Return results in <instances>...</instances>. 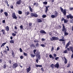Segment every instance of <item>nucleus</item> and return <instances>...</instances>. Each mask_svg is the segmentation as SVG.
<instances>
[{"label": "nucleus", "instance_id": "obj_61", "mask_svg": "<svg viewBox=\"0 0 73 73\" xmlns=\"http://www.w3.org/2000/svg\"><path fill=\"white\" fill-rule=\"evenodd\" d=\"M54 49V47H52V48L51 49V51H53Z\"/></svg>", "mask_w": 73, "mask_h": 73}, {"label": "nucleus", "instance_id": "obj_34", "mask_svg": "<svg viewBox=\"0 0 73 73\" xmlns=\"http://www.w3.org/2000/svg\"><path fill=\"white\" fill-rule=\"evenodd\" d=\"M43 4H45V5H46L48 4V2L47 1H45L43 2Z\"/></svg>", "mask_w": 73, "mask_h": 73}, {"label": "nucleus", "instance_id": "obj_40", "mask_svg": "<svg viewBox=\"0 0 73 73\" xmlns=\"http://www.w3.org/2000/svg\"><path fill=\"white\" fill-rule=\"evenodd\" d=\"M23 54L25 56H28V54H27V53H26L25 52L23 53Z\"/></svg>", "mask_w": 73, "mask_h": 73}, {"label": "nucleus", "instance_id": "obj_43", "mask_svg": "<svg viewBox=\"0 0 73 73\" xmlns=\"http://www.w3.org/2000/svg\"><path fill=\"white\" fill-rule=\"evenodd\" d=\"M12 35L13 36H16V34L14 33H12Z\"/></svg>", "mask_w": 73, "mask_h": 73}, {"label": "nucleus", "instance_id": "obj_28", "mask_svg": "<svg viewBox=\"0 0 73 73\" xmlns=\"http://www.w3.org/2000/svg\"><path fill=\"white\" fill-rule=\"evenodd\" d=\"M10 43H12L13 44H14V40H11L10 41Z\"/></svg>", "mask_w": 73, "mask_h": 73}, {"label": "nucleus", "instance_id": "obj_42", "mask_svg": "<svg viewBox=\"0 0 73 73\" xmlns=\"http://www.w3.org/2000/svg\"><path fill=\"white\" fill-rule=\"evenodd\" d=\"M50 6H47L46 7V9H48V8H49Z\"/></svg>", "mask_w": 73, "mask_h": 73}, {"label": "nucleus", "instance_id": "obj_47", "mask_svg": "<svg viewBox=\"0 0 73 73\" xmlns=\"http://www.w3.org/2000/svg\"><path fill=\"white\" fill-rule=\"evenodd\" d=\"M64 20H65V19L64 18H62V20L61 21L62 22L63 21H64Z\"/></svg>", "mask_w": 73, "mask_h": 73}, {"label": "nucleus", "instance_id": "obj_6", "mask_svg": "<svg viewBox=\"0 0 73 73\" xmlns=\"http://www.w3.org/2000/svg\"><path fill=\"white\" fill-rule=\"evenodd\" d=\"M31 66H29V68H27L26 69L27 73H29L31 71Z\"/></svg>", "mask_w": 73, "mask_h": 73}, {"label": "nucleus", "instance_id": "obj_15", "mask_svg": "<svg viewBox=\"0 0 73 73\" xmlns=\"http://www.w3.org/2000/svg\"><path fill=\"white\" fill-rule=\"evenodd\" d=\"M35 66L37 68L38 67H39L40 68H41L42 67V66L41 65H38V64H35Z\"/></svg>", "mask_w": 73, "mask_h": 73}, {"label": "nucleus", "instance_id": "obj_17", "mask_svg": "<svg viewBox=\"0 0 73 73\" xmlns=\"http://www.w3.org/2000/svg\"><path fill=\"white\" fill-rule=\"evenodd\" d=\"M54 15L56 17L57 16H58V12L55 11L54 12Z\"/></svg>", "mask_w": 73, "mask_h": 73}, {"label": "nucleus", "instance_id": "obj_29", "mask_svg": "<svg viewBox=\"0 0 73 73\" xmlns=\"http://www.w3.org/2000/svg\"><path fill=\"white\" fill-rule=\"evenodd\" d=\"M30 56H31V57H32V58H33V57H35V55L34 54H31Z\"/></svg>", "mask_w": 73, "mask_h": 73}, {"label": "nucleus", "instance_id": "obj_19", "mask_svg": "<svg viewBox=\"0 0 73 73\" xmlns=\"http://www.w3.org/2000/svg\"><path fill=\"white\" fill-rule=\"evenodd\" d=\"M30 13H29V12L27 11V12H26L25 13V15L26 16H28V15H29Z\"/></svg>", "mask_w": 73, "mask_h": 73}, {"label": "nucleus", "instance_id": "obj_33", "mask_svg": "<svg viewBox=\"0 0 73 73\" xmlns=\"http://www.w3.org/2000/svg\"><path fill=\"white\" fill-rule=\"evenodd\" d=\"M64 53H68V50H66L63 52Z\"/></svg>", "mask_w": 73, "mask_h": 73}, {"label": "nucleus", "instance_id": "obj_14", "mask_svg": "<svg viewBox=\"0 0 73 73\" xmlns=\"http://www.w3.org/2000/svg\"><path fill=\"white\" fill-rule=\"evenodd\" d=\"M64 63L65 64H67V62H68L67 59H66V58L65 57H64Z\"/></svg>", "mask_w": 73, "mask_h": 73}, {"label": "nucleus", "instance_id": "obj_62", "mask_svg": "<svg viewBox=\"0 0 73 73\" xmlns=\"http://www.w3.org/2000/svg\"><path fill=\"white\" fill-rule=\"evenodd\" d=\"M2 22H3V23H5V20H3V21Z\"/></svg>", "mask_w": 73, "mask_h": 73}, {"label": "nucleus", "instance_id": "obj_21", "mask_svg": "<svg viewBox=\"0 0 73 73\" xmlns=\"http://www.w3.org/2000/svg\"><path fill=\"white\" fill-rule=\"evenodd\" d=\"M1 32L3 33V35H5V31L4 30H2Z\"/></svg>", "mask_w": 73, "mask_h": 73}, {"label": "nucleus", "instance_id": "obj_48", "mask_svg": "<svg viewBox=\"0 0 73 73\" xmlns=\"http://www.w3.org/2000/svg\"><path fill=\"white\" fill-rule=\"evenodd\" d=\"M59 41H64V40H63V39H60L59 40Z\"/></svg>", "mask_w": 73, "mask_h": 73}, {"label": "nucleus", "instance_id": "obj_52", "mask_svg": "<svg viewBox=\"0 0 73 73\" xmlns=\"http://www.w3.org/2000/svg\"><path fill=\"white\" fill-rule=\"evenodd\" d=\"M49 57L50 58H52V54H50L49 55Z\"/></svg>", "mask_w": 73, "mask_h": 73}, {"label": "nucleus", "instance_id": "obj_45", "mask_svg": "<svg viewBox=\"0 0 73 73\" xmlns=\"http://www.w3.org/2000/svg\"><path fill=\"white\" fill-rule=\"evenodd\" d=\"M62 43H63V45H65V40L64 41H63L62 42Z\"/></svg>", "mask_w": 73, "mask_h": 73}, {"label": "nucleus", "instance_id": "obj_7", "mask_svg": "<svg viewBox=\"0 0 73 73\" xmlns=\"http://www.w3.org/2000/svg\"><path fill=\"white\" fill-rule=\"evenodd\" d=\"M17 66H18V64L16 63H14L13 64V68H17Z\"/></svg>", "mask_w": 73, "mask_h": 73}, {"label": "nucleus", "instance_id": "obj_23", "mask_svg": "<svg viewBox=\"0 0 73 73\" xmlns=\"http://www.w3.org/2000/svg\"><path fill=\"white\" fill-rule=\"evenodd\" d=\"M54 65L53 64H51V65H50V66L51 67L52 69H53L54 68Z\"/></svg>", "mask_w": 73, "mask_h": 73}, {"label": "nucleus", "instance_id": "obj_1", "mask_svg": "<svg viewBox=\"0 0 73 73\" xmlns=\"http://www.w3.org/2000/svg\"><path fill=\"white\" fill-rule=\"evenodd\" d=\"M36 57H38L37 58L36 60V62H37V63H38V60H40V59H41V57L40 55V53L38 51L37 52H36Z\"/></svg>", "mask_w": 73, "mask_h": 73}, {"label": "nucleus", "instance_id": "obj_25", "mask_svg": "<svg viewBox=\"0 0 73 73\" xmlns=\"http://www.w3.org/2000/svg\"><path fill=\"white\" fill-rule=\"evenodd\" d=\"M68 22V21L67 19H65L64 21V23H67Z\"/></svg>", "mask_w": 73, "mask_h": 73}, {"label": "nucleus", "instance_id": "obj_5", "mask_svg": "<svg viewBox=\"0 0 73 73\" xmlns=\"http://www.w3.org/2000/svg\"><path fill=\"white\" fill-rule=\"evenodd\" d=\"M61 11L63 12V13L64 15V16H65L66 15V10L61 9Z\"/></svg>", "mask_w": 73, "mask_h": 73}, {"label": "nucleus", "instance_id": "obj_24", "mask_svg": "<svg viewBox=\"0 0 73 73\" xmlns=\"http://www.w3.org/2000/svg\"><path fill=\"white\" fill-rule=\"evenodd\" d=\"M30 47L32 48V47H35V45L34 44H31L30 45Z\"/></svg>", "mask_w": 73, "mask_h": 73}, {"label": "nucleus", "instance_id": "obj_46", "mask_svg": "<svg viewBox=\"0 0 73 73\" xmlns=\"http://www.w3.org/2000/svg\"><path fill=\"white\" fill-rule=\"evenodd\" d=\"M59 58V57H56L55 58V60H58V59Z\"/></svg>", "mask_w": 73, "mask_h": 73}, {"label": "nucleus", "instance_id": "obj_27", "mask_svg": "<svg viewBox=\"0 0 73 73\" xmlns=\"http://www.w3.org/2000/svg\"><path fill=\"white\" fill-rule=\"evenodd\" d=\"M56 16H55V15H52L51 16V17L52 18H55L56 17Z\"/></svg>", "mask_w": 73, "mask_h": 73}, {"label": "nucleus", "instance_id": "obj_60", "mask_svg": "<svg viewBox=\"0 0 73 73\" xmlns=\"http://www.w3.org/2000/svg\"><path fill=\"white\" fill-rule=\"evenodd\" d=\"M10 7H11V8L12 9H13V5H11L10 6Z\"/></svg>", "mask_w": 73, "mask_h": 73}, {"label": "nucleus", "instance_id": "obj_37", "mask_svg": "<svg viewBox=\"0 0 73 73\" xmlns=\"http://www.w3.org/2000/svg\"><path fill=\"white\" fill-rule=\"evenodd\" d=\"M4 14L6 16H8V13L7 12H5L4 13Z\"/></svg>", "mask_w": 73, "mask_h": 73}, {"label": "nucleus", "instance_id": "obj_2", "mask_svg": "<svg viewBox=\"0 0 73 73\" xmlns=\"http://www.w3.org/2000/svg\"><path fill=\"white\" fill-rule=\"evenodd\" d=\"M12 16L13 19H16V20H17V17H16V14H15V13H13L12 14Z\"/></svg>", "mask_w": 73, "mask_h": 73}, {"label": "nucleus", "instance_id": "obj_49", "mask_svg": "<svg viewBox=\"0 0 73 73\" xmlns=\"http://www.w3.org/2000/svg\"><path fill=\"white\" fill-rule=\"evenodd\" d=\"M6 48H8L7 49V50H8V51H9V47H8V46H7Z\"/></svg>", "mask_w": 73, "mask_h": 73}, {"label": "nucleus", "instance_id": "obj_4", "mask_svg": "<svg viewBox=\"0 0 73 73\" xmlns=\"http://www.w3.org/2000/svg\"><path fill=\"white\" fill-rule=\"evenodd\" d=\"M63 28L62 29V32H64L66 31V29L65 28V26L64 24H62Z\"/></svg>", "mask_w": 73, "mask_h": 73}, {"label": "nucleus", "instance_id": "obj_35", "mask_svg": "<svg viewBox=\"0 0 73 73\" xmlns=\"http://www.w3.org/2000/svg\"><path fill=\"white\" fill-rule=\"evenodd\" d=\"M18 13H19V14L20 15L22 14V11H19Z\"/></svg>", "mask_w": 73, "mask_h": 73}, {"label": "nucleus", "instance_id": "obj_20", "mask_svg": "<svg viewBox=\"0 0 73 73\" xmlns=\"http://www.w3.org/2000/svg\"><path fill=\"white\" fill-rule=\"evenodd\" d=\"M7 44V43L6 42L3 43L1 46V47L2 48L3 46H4V45H5V44Z\"/></svg>", "mask_w": 73, "mask_h": 73}, {"label": "nucleus", "instance_id": "obj_31", "mask_svg": "<svg viewBox=\"0 0 73 73\" xmlns=\"http://www.w3.org/2000/svg\"><path fill=\"white\" fill-rule=\"evenodd\" d=\"M3 68L4 69H6V68H7V66H6V64H5L3 65Z\"/></svg>", "mask_w": 73, "mask_h": 73}, {"label": "nucleus", "instance_id": "obj_58", "mask_svg": "<svg viewBox=\"0 0 73 73\" xmlns=\"http://www.w3.org/2000/svg\"><path fill=\"white\" fill-rule=\"evenodd\" d=\"M41 70H42V72H44V69H43V68H41Z\"/></svg>", "mask_w": 73, "mask_h": 73}, {"label": "nucleus", "instance_id": "obj_12", "mask_svg": "<svg viewBox=\"0 0 73 73\" xmlns=\"http://www.w3.org/2000/svg\"><path fill=\"white\" fill-rule=\"evenodd\" d=\"M52 38H53L54 40H57L58 39V38L57 37H56L55 36H52Z\"/></svg>", "mask_w": 73, "mask_h": 73}, {"label": "nucleus", "instance_id": "obj_50", "mask_svg": "<svg viewBox=\"0 0 73 73\" xmlns=\"http://www.w3.org/2000/svg\"><path fill=\"white\" fill-rule=\"evenodd\" d=\"M5 2L7 4H8V2L7 0L5 1Z\"/></svg>", "mask_w": 73, "mask_h": 73}, {"label": "nucleus", "instance_id": "obj_51", "mask_svg": "<svg viewBox=\"0 0 73 73\" xmlns=\"http://www.w3.org/2000/svg\"><path fill=\"white\" fill-rule=\"evenodd\" d=\"M70 64H68V66H67V68H69V67H70Z\"/></svg>", "mask_w": 73, "mask_h": 73}, {"label": "nucleus", "instance_id": "obj_26", "mask_svg": "<svg viewBox=\"0 0 73 73\" xmlns=\"http://www.w3.org/2000/svg\"><path fill=\"white\" fill-rule=\"evenodd\" d=\"M34 16L35 17H38V15L36 13H34Z\"/></svg>", "mask_w": 73, "mask_h": 73}, {"label": "nucleus", "instance_id": "obj_57", "mask_svg": "<svg viewBox=\"0 0 73 73\" xmlns=\"http://www.w3.org/2000/svg\"><path fill=\"white\" fill-rule=\"evenodd\" d=\"M42 40V41H45V39L44 38H42L41 39Z\"/></svg>", "mask_w": 73, "mask_h": 73}, {"label": "nucleus", "instance_id": "obj_64", "mask_svg": "<svg viewBox=\"0 0 73 73\" xmlns=\"http://www.w3.org/2000/svg\"><path fill=\"white\" fill-rule=\"evenodd\" d=\"M54 57H56V56H57V55H56V54H54Z\"/></svg>", "mask_w": 73, "mask_h": 73}, {"label": "nucleus", "instance_id": "obj_59", "mask_svg": "<svg viewBox=\"0 0 73 73\" xmlns=\"http://www.w3.org/2000/svg\"><path fill=\"white\" fill-rule=\"evenodd\" d=\"M50 41H53V40H54L53 39V38H50Z\"/></svg>", "mask_w": 73, "mask_h": 73}, {"label": "nucleus", "instance_id": "obj_38", "mask_svg": "<svg viewBox=\"0 0 73 73\" xmlns=\"http://www.w3.org/2000/svg\"><path fill=\"white\" fill-rule=\"evenodd\" d=\"M46 17V15H43L42 16V17L43 18H45Z\"/></svg>", "mask_w": 73, "mask_h": 73}, {"label": "nucleus", "instance_id": "obj_9", "mask_svg": "<svg viewBox=\"0 0 73 73\" xmlns=\"http://www.w3.org/2000/svg\"><path fill=\"white\" fill-rule=\"evenodd\" d=\"M71 42H70L69 41L66 44V46H65V49H66L67 48H68V46H69V45H70V43Z\"/></svg>", "mask_w": 73, "mask_h": 73}, {"label": "nucleus", "instance_id": "obj_30", "mask_svg": "<svg viewBox=\"0 0 73 73\" xmlns=\"http://www.w3.org/2000/svg\"><path fill=\"white\" fill-rule=\"evenodd\" d=\"M64 34L65 36H66H66H67V35H68L69 34L67 33H66V31L64 32Z\"/></svg>", "mask_w": 73, "mask_h": 73}, {"label": "nucleus", "instance_id": "obj_22", "mask_svg": "<svg viewBox=\"0 0 73 73\" xmlns=\"http://www.w3.org/2000/svg\"><path fill=\"white\" fill-rule=\"evenodd\" d=\"M38 5V3H34V5H36V6H37Z\"/></svg>", "mask_w": 73, "mask_h": 73}, {"label": "nucleus", "instance_id": "obj_53", "mask_svg": "<svg viewBox=\"0 0 73 73\" xmlns=\"http://www.w3.org/2000/svg\"><path fill=\"white\" fill-rule=\"evenodd\" d=\"M62 39H63L64 41H65V39H64V36H62Z\"/></svg>", "mask_w": 73, "mask_h": 73}, {"label": "nucleus", "instance_id": "obj_36", "mask_svg": "<svg viewBox=\"0 0 73 73\" xmlns=\"http://www.w3.org/2000/svg\"><path fill=\"white\" fill-rule=\"evenodd\" d=\"M34 15H35V13H32L31 14V17H32L31 16H34Z\"/></svg>", "mask_w": 73, "mask_h": 73}, {"label": "nucleus", "instance_id": "obj_41", "mask_svg": "<svg viewBox=\"0 0 73 73\" xmlns=\"http://www.w3.org/2000/svg\"><path fill=\"white\" fill-rule=\"evenodd\" d=\"M39 45V44H38V43L36 44V47H38Z\"/></svg>", "mask_w": 73, "mask_h": 73}, {"label": "nucleus", "instance_id": "obj_3", "mask_svg": "<svg viewBox=\"0 0 73 73\" xmlns=\"http://www.w3.org/2000/svg\"><path fill=\"white\" fill-rule=\"evenodd\" d=\"M66 17L68 19H69V18H70V19H72L73 18V16H72L70 14L69 15H67Z\"/></svg>", "mask_w": 73, "mask_h": 73}, {"label": "nucleus", "instance_id": "obj_56", "mask_svg": "<svg viewBox=\"0 0 73 73\" xmlns=\"http://www.w3.org/2000/svg\"><path fill=\"white\" fill-rule=\"evenodd\" d=\"M21 59H23V56H21L20 57Z\"/></svg>", "mask_w": 73, "mask_h": 73}, {"label": "nucleus", "instance_id": "obj_55", "mask_svg": "<svg viewBox=\"0 0 73 73\" xmlns=\"http://www.w3.org/2000/svg\"><path fill=\"white\" fill-rule=\"evenodd\" d=\"M19 50H20V52H22V51H23V50H22V49H21V48H20V49H19Z\"/></svg>", "mask_w": 73, "mask_h": 73}, {"label": "nucleus", "instance_id": "obj_44", "mask_svg": "<svg viewBox=\"0 0 73 73\" xmlns=\"http://www.w3.org/2000/svg\"><path fill=\"white\" fill-rule=\"evenodd\" d=\"M20 28H21V29H23V25H21L20 26Z\"/></svg>", "mask_w": 73, "mask_h": 73}, {"label": "nucleus", "instance_id": "obj_16", "mask_svg": "<svg viewBox=\"0 0 73 73\" xmlns=\"http://www.w3.org/2000/svg\"><path fill=\"white\" fill-rule=\"evenodd\" d=\"M37 21L38 22V23H42V21L39 19H37Z\"/></svg>", "mask_w": 73, "mask_h": 73}, {"label": "nucleus", "instance_id": "obj_11", "mask_svg": "<svg viewBox=\"0 0 73 73\" xmlns=\"http://www.w3.org/2000/svg\"><path fill=\"white\" fill-rule=\"evenodd\" d=\"M21 0H19L18 1H17L16 3L18 5H20V4H21Z\"/></svg>", "mask_w": 73, "mask_h": 73}, {"label": "nucleus", "instance_id": "obj_8", "mask_svg": "<svg viewBox=\"0 0 73 73\" xmlns=\"http://www.w3.org/2000/svg\"><path fill=\"white\" fill-rule=\"evenodd\" d=\"M11 52L12 56L13 58H15V52H14V51H13V50H12Z\"/></svg>", "mask_w": 73, "mask_h": 73}, {"label": "nucleus", "instance_id": "obj_39", "mask_svg": "<svg viewBox=\"0 0 73 73\" xmlns=\"http://www.w3.org/2000/svg\"><path fill=\"white\" fill-rule=\"evenodd\" d=\"M40 46L42 47H45V45L44 44H41Z\"/></svg>", "mask_w": 73, "mask_h": 73}, {"label": "nucleus", "instance_id": "obj_13", "mask_svg": "<svg viewBox=\"0 0 73 73\" xmlns=\"http://www.w3.org/2000/svg\"><path fill=\"white\" fill-rule=\"evenodd\" d=\"M40 32L41 33H42V34H43V33H44V34H46V33L43 30L40 31Z\"/></svg>", "mask_w": 73, "mask_h": 73}, {"label": "nucleus", "instance_id": "obj_18", "mask_svg": "<svg viewBox=\"0 0 73 73\" xmlns=\"http://www.w3.org/2000/svg\"><path fill=\"white\" fill-rule=\"evenodd\" d=\"M5 29L6 31H9V27H8V26L6 27Z\"/></svg>", "mask_w": 73, "mask_h": 73}, {"label": "nucleus", "instance_id": "obj_10", "mask_svg": "<svg viewBox=\"0 0 73 73\" xmlns=\"http://www.w3.org/2000/svg\"><path fill=\"white\" fill-rule=\"evenodd\" d=\"M54 67L55 68H58V67H59V63H58V62H57L56 63V64L54 65Z\"/></svg>", "mask_w": 73, "mask_h": 73}, {"label": "nucleus", "instance_id": "obj_63", "mask_svg": "<svg viewBox=\"0 0 73 73\" xmlns=\"http://www.w3.org/2000/svg\"><path fill=\"white\" fill-rule=\"evenodd\" d=\"M3 61V60L2 59H0V63H1Z\"/></svg>", "mask_w": 73, "mask_h": 73}, {"label": "nucleus", "instance_id": "obj_54", "mask_svg": "<svg viewBox=\"0 0 73 73\" xmlns=\"http://www.w3.org/2000/svg\"><path fill=\"white\" fill-rule=\"evenodd\" d=\"M34 42H38V40H35L34 41Z\"/></svg>", "mask_w": 73, "mask_h": 73}, {"label": "nucleus", "instance_id": "obj_32", "mask_svg": "<svg viewBox=\"0 0 73 73\" xmlns=\"http://www.w3.org/2000/svg\"><path fill=\"white\" fill-rule=\"evenodd\" d=\"M32 23H29V26L31 27V28H32Z\"/></svg>", "mask_w": 73, "mask_h": 73}]
</instances>
